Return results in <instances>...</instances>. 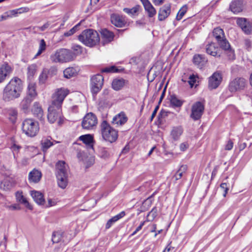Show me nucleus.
<instances>
[{
	"label": "nucleus",
	"instance_id": "22",
	"mask_svg": "<svg viewBox=\"0 0 252 252\" xmlns=\"http://www.w3.org/2000/svg\"><path fill=\"white\" fill-rule=\"evenodd\" d=\"M229 8L234 14L241 12L243 10V0H234L230 3Z\"/></svg>",
	"mask_w": 252,
	"mask_h": 252
},
{
	"label": "nucleus",
	"instance_id": "27",
	"mask_svg": "<svg viewBox=\"0 0 252 252\" xmlns=\"http://www.w3.org/2000/svg\"><path fill=\"white\" fill-rule=\"evenodd\" d=\"M32 112L34 116L36 117L40 120H42V117L43 115V111L39 104L38 102H34L32 109Z\"/></svg>",
	"mask_w": 252,
	"mask_h": 252
},
{
	"label": "nucleus",
	"instance_id": "2",
	"mask_svg": "<svg viewBox=\"0 0 252 252\" xmlns=\"http://www.w3.org/2000/svg\"><path fill=\"white\" fill-rule=\"evenodd\" d=\"M23 89V81L18 77H14L3 90V100L9 102L19 98Z\"/></svg>",
	"mask_w": 252,
	"mask_h": 252
},
{
	"label": "nucleus",
	"instance_id": "15",
	"mask_svg": "<svg viewBox=\"0 0 252 252\" xmlns=\"http://www.w3.org/2000/svg\"><path fill=\"white\" fill-rule=\"evenodd\" d=\"M111 23L117 27H123L126 24L125 16L117 14H112L111 15Z\"/></svg>",
	"mask_w": 252,
	"mask_h": 252
},
{
	"label": "nucleus",
	"instance_id": "52",
	"mask_svg": "<svg viewBox=\"0 0 252 252\" xmlns=\"http://www.w3.org/2000/svg\"><path fill=\"white\" fill-rule=\"evenodd\" d=\"M77 157L79 160L85 161L87 157V154L83 151H78L77 152Z\"/></svg>",
	"mask_w": 252,
	"mask_h": 252
},
{
	"label": "nucleus",
	"instance_id": "31",
	"mask_svg": "<svg viewBox=\"0 0 252 252\" xmlns=\"http://www.w3.org/2000/svg\"><path fill=\"white\" fill-rule=\"evenodd\" d=\"M183 133V129L180 126L174 127L171 131L170 135L174 141L178 140Z\"/></svg>",
	"mask_w": 252,
	"mask_h": 252
},
{
	"label": "nucleus",
	"instance_id": "30",
	"mask_svg": "<svg viewBox=\"0 0 252 252\" xmlns=\"http://www.w3.org/2000/svg\"><path fill=\"white\" fill-rule=\"evenodd\" d=\"M58 184L62 189H65L67 185L68 175H56Z\"/></svg>",
	"mask_w": 252,
	"mask_h": 252
},
{
	"label": "nucleus",
	"instance_id": "57",
	"mask_svg": "<svg viewBox=\"0 0 252 252\" xmlns=\"http://www.w3.org/2000/svg\"><path fill=\"white\" fill-rule=\"evenodd\" d=\"M167 116L166 112H165L163 110H161L160 111V112L158 114V121H159V122L161 123L162 121V118H163V117H164L165 116Z\"/></svg>",
	"mask_w": 252,
	"mask_h": 252
},
{
	"label": "nucleus",
	"instance_id": "13",
	"mask_svg": "<svg viewBox=\"0 0 252 252\" xmlns=\"http://www.w3.org/2000/svg\"><path fill=\"white\" fill-rule=\"evenodd\" d=\"M12 71V68L7 62L0 65V83H2Z\"/></svg>",
	"mask_w": 252,
	"mask_h": 252
},
{
	"label": "nucleus",
	"instance_id": "3",
	"mask_svg": "<svg viewBox=\"0 0 252 252\" xmlns=\"http://www.w3.org/2000/svg\"><path fill=\"white\" fill-rule=\"evenodd\" d=\"M79 40L87 46L92 47L100 41L98 32L93 29L83 31L78 36Z\"/></svg>",
	"mask_w": 252,
	"mask_h": 252
},
{
	"label": "nucleus",
	"instance_id": "28",
	"mask_svg": "<svg viewBox=\"0 0 252 252\" xmlns=\"http://www.w3.org/2000/svg\"><path fill=\"white\" fill-rule=\"evenodd\" d=\"M126 80L123 78L114 79L112 83V87L115 91L122 89L124 86Z\"/></svg>",
	"mask_w": 252,
	"mask_h": 252
},
{
	"label": "nucleus",
	"instance_id": "20",
	"mask_svg": "<svg viewBox=\"0 0 252 252\" xmlns=\"http://www.w3.org/2000/svg\"><path fill=\"white\" fill-rule=\"evenodd\" d=\"M145 11L148 13L149 17H153L157 13L156 9L149 0H140Z\"/></svg>",
	"mask_w": 252,
	"mask_h": 252
},
{
	"label": "nucleus",
	"instance_id": "42",
	"mask_svg": "<svg viewBox=\"0 0 252 252\" xmlns=\"http://www.w3.org/2000/svg\"><path fill=\"white\" fill-rule=\"evenodd\" d=\"M158 215V210L156 207H154L148 213L147 215V220H153Z\"/></svg>",
	"mask_w": 252,
	"mask_h": 252
},
{
	"label": "nucleus",
	"instance_id": "7",
	"mask_svg": "<svg viewBox=\"0 0 252 252\" xmlns=\"http://www.w3.org/2000/svg\"><path fill=\"white\" fill-rule=\"evenodd\" d=\"M247 85V80L243 77H236L230 80L228 86L231 93H235L243 90Z\"/></svg>",
	"mask_w": 252,
	"mask_h": 252
},
{
	"label": "nucleus",
	"instance_id": "51",
	"mask_svg": "<svg viewBox=\"0 0 252 252\" xmlns=\"http://www.w3.org/2000/svg\"><path fill=\"white\" fill-rule=\"evenodd\" d=\"M126 215L125 211H122L117 215L110 219L108 220H118L124 217Z\"/></svg>",
	"mask_w": 252,
	"mask_h": 252
},
{
	"label": "nucleus",
	"instance_id": "24",
	"mask_svg": "<svg viewBox=\"0 0 252 252\" xmlns=\"http://www.w3.org/2000/svg\"><path fill=\"white\" fill-rule=\"evenodd\" d=\"M68 165L63 161H59L56 164V175H68Z\"/></svg>",
	"mask_w": 252,
	"mask_h": 252
},
{
	"label": "nucleus",
	"instance_id": "59",
	"mask_svg": "<svg viewBox=\"0 0 252 252\" xmlns=\"http://www.w3.org/2000/svg\"><path fill=\"white\" fill-rule=\"evenodd\" d=\"M158 109H159L158 105L156 106V107L155 108V109H154V111L153 112L152 114L151 117V121L153 120V119L156 115L157 111H158Z\"/></svg>",
	"mask_w": 252,
	"mask_h": 252
},
{
	"label": "nucleus",
	"instance_id": "39",
	"mask_svg": "<svg viewBox=\"0 0 252 252\" xmlns=\"http://www.w3.org/2000/svg\"><path fill=\"white\" fill-rule=\"evenodd\" d=\"M29 11V8L27 7H21V8H20L19 9H14V10H10L9 11V12L10 13L11 15V17H12V16H15L16 15H17L18 13H24V12H28Z\"/></svg>",
	"mask_w": 252,
	"mask_h": 252
},
{
	"label": "nucleus",
	"instance_id": "32",
	"mask_svg": "<svg viewBox=\"0 0 252 252\" xmlns=\"http://www.w3.org/2000/svg\"><path fill=\"white\" fill-rule=\"evenodd\" d=\"M33 98H31L30 96H26L21 102V108L25 112H27L31 105V102L32 101Z\"/></svg>",
	"mask_w": 252,
	"mask_h": 252
},
{
	"label": "nucleus",
	"instance_id": "29",
	"mask_svg": "<svg viewBox=\"0 0 252 252\" xmlns=\"http://www.w3.org/2000/svg\"><path fill=\"white\" fill-rule=\"evenodd\" d=\"M65 233L62 231H57L54 232L52 234V241L53 243H58L61 241L65 242L63 239V236Z\"/></svg>",
	"mask_w": 252,
	"mask_h": 252
},
{
	"label": "nucleus",
	"instance_id": "9",
	"mask_svg": "<svg viewBox=\"0 0 252 252\" xmlns=\"http://www.w3.org/2000/svg\"><path fill=\"white\" fill-rule=\"evenodd\" d=\"M204 111V105L200 101H197L193 103L191 106L190 117L194 121L199 120Z\"/></svg>",
	"mask_w": 252,
	"mask_h": 252
},
{
	"label": "nucleus",
	"instance_id": "62",
	"mask_svg": "<svg viewBox=\"0 0 252 252\" xmlns=\"http://www.w3.org/2000/svg\"><path fill=\"white\" fill-rule=\"evenodd\" d=\"M174 249V248L171 246V243L169 244L166 248L164 249L163 252H169L170 251H173Z\"/></svg>",
	"mask_w": 252,
	"mask_h": 252
},
{
	"label": "nucleus",
	"instance_id": "46",
	"mask_svg": "<svg viewBox=\"0 0 252 252\" xmlns=\"http://www.w3.org/2000/svg\"><path fill=\"white\" fill-rule=\"evenodd\" d=\"M46 43L44 39H41L40 41L39 47L38 51L35 56L40 55L46 49Z\"/></svg>",
	"mask_w": 252,
	"mask_h": 252
},
{
	"label": "nucleus",
	"instance_id": "18",
	"mask_svg": "<svg viewBox=\"0 0 252 252\" xmlns=\"http://www.w3.org/2000/svg\"><path fill=\"white\" fill-rule=\"evenodd\" d=\"M102 37L101 42L103 45H105L110 42L113 40L114 33L106 29H102L101 31Z\"/></svg>",
	"mask_w": 252,
	"mask_h": 252
},
{
	"label": "nucleus",
	"instance_id": "47",
	"mask_svg": "<svg viewBox=\"0 0 252 252\" xmlns=\"http://www.w3.org/2000/svg\"><path fill=\"white\" fill-rule=\"evenodd\" d=\"M98 152L100 155V156L103 158H106L108 157L109 154L106 149L104 147H99L98 148Z\"/></svg>",
	"mask_w": 252,
	"mask_h": 252
},
{
	"label": "nucleus",
	"instance_id": "45",
	"mask_svg": "<svg viewBox=\"0 0 252 252\" xmlns=\"http://www.w3.org/2000/svg\"><path fill=\"white\" fill-rule=\"evenodd\" d=\"M187 10V7L186 6H183L179 11L177 16L176 20L178 21L180 20L185 14L186 13Z\"/></svg>",
	"mask_w": 252,
	"mask_h": 252
},
{
	"label": "nucleus",
	"instance_id": "14",
	"mask_svg": "<svg viewBox=\"0 0 252 252\" xmlns=\"http://www.w3.org/2000/svg\"><path fill=\"white\" fill-rule=\"evenodd\" d=\"M15 182L14 179L11 177L7 176L4 178L0 182V188L4 191L10 190L14 187Z\"/></svg>",
	"mask_w": 252,
	"mask_h": 252
},
{
	"label": "nucleus",
	"instance_id": "40",
	"mask_svg": "<svg viewBox=\"0 0 252 252\" xmlns=\"http://www.w3.org/2000/svg\"><path fill=\"white\" fill-rule=\"evenodd\" d=\"M48 71L46 69L43 70L39 77V82L40 84H43L45 83L48 77Z\"/></svg>",
	"mask_w": 252,
	"mask_h": 252
},
{
	"label": "nucleus",
	"instance_id": "5",
	"mask_svg": "<svg viewBox=\"0 0 252 252\" xmlns=\"http://www.w3.org/2000/svg\"><path fill=\"white\" fill-rule=\"evenodd\" d=\"M74 59L75 55L71 51L63 48L57 50L51 56V59L54 63H66L73 61Z\"/></svg>",
	"mask_w": 252,
	"mask_h": 252
},
{
	"label": "nucleus",
	"instance_id": "4",
	"mask_svg": "<svg viewBox=\"0 0 252 252\" xmlns=\"http://www.w3.org/2000/svg\"><path fill=\"white\" fill-rule=\"evenodd\" d=\"M101 133L103 139L111 143L118 139V132L111 127L106 121H103L100 125Z\"/></svg>",
	"mask_w": 252,
	"mask_h": 252
},
{
	"label": "nucleus",
	"instance_id": "53",
	"mask_svg": "<svg viewBox=\"0 0 252 252\" xmlns=\"http://www.w3.org/2000/svg\"><path fill=\"white\" fill-rule=\"evenodd\" d=\"M157 193V191H155L151 196L148 197L144 201L145 204H147L148 205H151L153 201V198Z\"/></svg>",
	"mask_w": 252,
	"mask_h": 252
},
{
	"label": "nucleus",
	"instance_id": "36",
	"mask_svg": "<svg viewBox=\"0 0 252 252\" xmlns=\"http://www.w3.org/2000/svg\"><path fill=\"white\" fill-rule=\"evenodd\" d=\"M42 149L43 152H45L48 148L53 145L52 142L49 138H43L41 141Z\"/></svg>",
	"mask_w": 252,
	"mask_h": 252
},
{
	"label": "nucleus",
	"instance_id": "33",
	"mask_svg": "<svg viewBox=\"0 0 252 252\" xmlns=\"http://www.w3.org/2000/svg\"><path fill=\"white\" fill-rule=\"evenodd\" d=\"M169 100L171 105L173 107H180L183 103V101L179 99L175 94L171 95Z\"/></svg>",
	"mask_w": 252,
	"mask_h": 252
},
{
	"label": "nucleus",
	"instance_id": "26",
	"mask_svg": "<svg viewBox=\"0 0 252 252\" xmlns=\"http://www.w3.org/2000/svg\"><path fill=\"white\" fill-rule=\"evenodd\" d=\"M31 194L34 201L37 204L40 205H44L45 201L42 193L38 191L33 190L31 191Z\"/></svg>",
	"mask_w": 252,
	"mask_h": 252
},
{
	"label": "nucleus",
	"instance_id": "25",
	"mask_svg": "<svg viewBox=\"0 0 252 252\" xmlns=\"http://www.w3.org/2000/svg\"><path fill=\"white\" fill-rule=\"evenodd\" d=\"M193 63L199 68H202L207 62V60L204 55L197 54L193 56Z\"/></svg>",
	"mask_w": 252,
	"mask_h": 252
},
{
	"label": "nucleus",
	"instance_id": "21",
	"mask_svg": "<svg viewBox=\"0 0 252 252\" xmlns=\"http://www.w3.org/2000/svg\"><path fill=\"white\" fill-rule=\"evenodd\" d=\"M220 48L214 43H211L206 45V53L213 57H220Z\"/></svg>",
	"mask_w": 252,
	"mask_h": 252
},
{
	"label": "nucleus",
	"instance_id": "64",
	"mask_svg": "<svg viewBox=\"0 0 252 252\" xmlns=\"http://www.w3.org/2000/svg\"><path fill=\"white\" fill-rule=\"evenodd\" d=\"M244 44L245 47L248 49L251 46V41L248 39H246L244 40Z\"/></svg>",
	"mask_w": 252,
	"mask_h": 252
},
{
	"label": "nucleus",
	"instance_id": "12",
	"mask_svg": "<svg viewBox=\"0 0 252 252\" xmlns=\"http://www.w3.org/2000/svg\"><path fill=\"white\" fill-rule=\"evenodd\" d=\"M222 76L220 73L216 72L209 78L208 88L213 90L217 88L222 81Z\"/></svg>",
	"mask_w": 252,
	"mask_h": 252
},
{
	"label": "nucleus",
	"instance_id": "1",
	"mask_svg": "<svg viewBox=\"0 0 252 252\" xmlns=\"http://www.w3.org/2000/svg\"><path fill=\"white\" fill-rule=\"evenodd\" d=\"M68 91L65 89H59L53 95L51 105L48 108L47 118L51 123L57 122L61 125L63 122V118L62 112V105L65 97L68 94Z\"/></svg>",
	"mask_w": 252,
	"mask_h": 252
},
{
	"label": "nucleus",
	"instance_id": "6",
	"mask_svg": "<svg viewBox=\"0 0 252 252\" xmlns=\"http://www.w3.org/2000/svg\"><path fill=\"white\" fill-rule=\"evenodd\" d=\"M39 129L38 122L32 119H26L23 122L22 130L28 136H35L38 132Z\"/></svg>",
	"mask_w": 252,
	"mask_h": 252
},
{
	"label": "nucleus",
	"instance_id": "44",
	"mask_svg": "<svg viewBox=\"0 0 252 252\" xmlns=\"http://www.w3.org/2000/svg\"><path fill=\"white\" fill-rule=\"evenodd\" d=\"M36 95L35 88L33 85H30L28 87V93L27 96H30L31 98H33Z\"/></svg>",
	"mask_w": 252,
	"mask_h": 252
},
{
	"label": "nucleus",
	"instance_id": "11",
	"mask_svg": "<svg viewBox=\"0 0 252 252\" xmlns=\"http://www.w3.org/2000/svg\"><path fill=\"white\" fill-rule=\"evenodd\" d=\"M236 23L246 34L252 33V23L245 18H237Z\"/></svg>",
	"mask_w": 252,
	"mask_h": 252
},
{
	"label": "nucleus",
	"instance_id": "10",
	"mask_svg": "<svg viewBox=\"0 0 252 252\" xmlns=\"http://www.w3.org/2000/svg\"><path fill=\"white\" fill-rule=\"evenodd\" d=\"M97 123L96 116L93 113H89L84 117L82 122V126L83 128L90 129L95 126Z\"/></svg>",
	"mask_w": 252,
	"mask_h": 252
},
{
	"label": "nucleus",
	"instance_id": "8",
	"mask_svg": "<svg viewBox=\"0 0 252 252\" xmlns=\"http://www.w3.org/2000/svg\"><path fill=\"white\" fill-rule=\"evenodd\" d=\"M104 78L102 75L97 74L93 75L91 78L90 87L93 95H95L102 89Z\"/></svg>",
	"mask_w": 252,
	"mask_h": 252
},
{
	"label": "nucleus",
	"instance_id": "58",
	"mask_svg": "<svg viewBox=\"0 0 252 252\" xmlns=\"http://www.w3.org/2000/svg\"><path fill=\"white\" fill-rule=\"evenodd\" d=\"M233 146V142L231 140H229V141H228L227 143L225 146V149L226 150H231L232 149Z\"/></svg>",
	"mask_w": 252,
	"mask_h": 252
},
{
	"label": "nucleus",
	"instance_id": "16",
	"mask_svg": "<svg viewBox=\"0 0 252 252\" xmlns=\"http://www.w3.org/2000/svg\"><path fill=\"white\" fill-rule=\"evenodd\" d=\"M171 12L170 4H165L161 7L158 11V19L160 21L164 20L170 15Z\"/></svg>",
	"mask_w": 252,
	"mask_h": 252
},
{
	"label": "nucleus",
	"instance_id": "38",
	"mask_svg": "<svg viewBox=\"0 0 252 252\" xmlns=\"http://www.w3.org/2000/svg\"><path fill=\"white\" fill-rule=\"evenodd\" d=\"M218 43L220 47L223 50L226 51L228 49H230V44L225 37L221 39L220 41H218Z\"/></svg>",
	"mask_w": 252,
	"mask_h": 252
},
{
	"label": "nucleus",
	"instance_id": "55",
	"mask_svg": "<svg viewBox=\"0 0 252 252\" xmlns=\"http://www.w3.org/2000/svg\"><path fill=\"white\" fill-rule=\"evenodd\" d=\"M229 60H233L235 58V55L234 51L230 48V49L226 50Z\"/></svg>",
	"mask_w": 252,
	"mask_h": 252
},
{
	"label": "nucleus",
	"instance_id": "60",
	"mask_svg": "<svg viewBox=\"0 0 252 252\" xmlns=\"http://www.w3.org/2000/svg\"><path fill=\"white\" fill-rule=\"evenodd\" d=\"M188 167L186 165H182L180 166V168L178 171H179V172H182V173H184L186 172L187 170Z\"/></svg>",
	"mask_w": 252,
	"mask_h": 252
},
{
	"label": "nucleus",
	"instance_id": "56",
	"mask_svg": "<svg viewBox=\"0 0 252 252\" xmlns=\"http://www.w3.org/2000/svg\"><path fill=\"white\" fill-rule=\"evenodd\" d=\"M220 187L221 189L224 190V193L223 196L225 197L227 193V191L229 189L227 184L225 183H221L220 185Z\"/></svg>",
	"mask_w": 252,
	"mask_h": 252
},
{
	"label": "nucleus",
	"instance_id": "37",
	"mask_svg": "<svg viewBox=\"0 0 252 252\" xmlns=\"http://www.w3.org/2000/svg\"><path fill=\"white\" fill-rule=\"evenodd\" d=\"M141 6L139 5H136L131 8H124L123 11L129 15H134L138 12Z\"/></svg>",
	"mask_w": 252,
	"mask_h": 252
},
{
	"label": "nucleus",
	"instance_id": "48",
	"mask_svg": "<svg viewBox=\"0 0 252 252\" xmlns=\"http://www.w3.org/2000/svg\"><path fill=\"white\" fill-rule=\"evenodd\" d=\"M102 72H119V70L115 66L105 67L101 70Z\"/></svg>",
	"mask_w": 252,
	"mask_h": 252
},
{
	"label": "nucleus",
	"instance_id": "19",
	"mask_svg": "<svg viewBox=\"0 0 252 252\" xmlns=\"http://www.w3.org/2000/svg\"><path fill=\"white\" fill-rule=\"evenodd\" d=\"M127 121V117L124 112H121L113 118L112 123L117 126H122Z\"/></svg>",
	"mask_w": 252,
	"mask_h": 252
},
{
	"label": "nucleus",
	"instance_id": "41",
	"mask_svg": "<svg viewBox=\"0 0 252 252\" xmlns=\"http://www.w3.org/2000/svg\"><path fill=\"white\" fill-rule=\"evenodd\" d=\"M71 48L74 51L73 53L75 55V58L77 56L81 54L83 52V47L79 45L74 44Z\"/></svg>",
	"mask_w": 252,
	"mask_h": 252
},
{
	"label": "nucleus",
	"instance_id": "34",
	"mask_svg": "<svg viewBox=\"0 0 252 252\" xmlns=\"http://www.w3.org/2000/svg\"><path fill=\"white\" fill-rule=\"evenodd\" d=\"M213 34L217 42L220 41L221 39L225 37L223 30L220 28H216L214 29L213 32Z\"/></svg>",
	"mask_w": 252,
	"mask_h": 252
},
{
	"label": "nucleus",
	"instance_id": "23",
	"mask_svg": "<svg viewBox=\"0 0 252 252\" xmlns=\"http://www.w3.org/2000/svg\"><path fill=\"white\" fill-rule=\"evenodd\" d=\"M79 139L82 141L86 145L88 149H93L94 148V137L91 134H85L79 137Z\"/></svg>",
	"mask_w": 252,
	"mask_h": 252
},
{
	"label": "nucleus",
	"instance_id": "50",
	"mask_svg": "<svg viewBox=\"0 0 252 252\" xmlns=\"http://www.w3.org/2000/svg\"><path fill=\"white\" fill-rule=\"evenodd\" d=\"M189 80L188 81V82L189 85L190 87L192 88L196 82V77L194 74H192L189 76Z\"/></svg>",
	"mask_w": 252,
	"mask_h": 252
},
{
	"label": "nucleus",
	"instance_id": "49",
	"mask_svg": "<svg viewBox=\"0 0 252 252\" xmlns=\"http://www.w3.org/2000/svg\"><path fill=\"white\" fill-rule=\"evenodd\" d=\"M36 72V66L34 64L30 65L28 68V75L29 77H32Z\"/></svg>",
	"mask_w": 252,
	"mask_h": 252
},
{
	"label": "nucleus",
	"instance_id": "35",
	"mask_svg": "<svg viewBox=\"0 0 252 252\" xmlns=\"http://www.w3.org/2000/svg\"><path fill=\"white\" fill-rule=\"evenodd\" d=\"M77 74V71L75 68L72 67H68L63 71L64 77L69 79Z\"/></svg>",
	"mask_w": 252,
	"mask_h": 252
},
{
	"label": "nucleus",
	"instance_id": "61",
	"mask_svg": "<svg viewBox=\"0 0 252 252\" xmlns=\"http://www.w3.org/2000/svg\"><path fill=\"white\" fill-rule=\"evenodd\" d=\"M183 173H182V172H179V171H177L174 175V178H175V180H178L180 179H181L183 176Z\"/></svg>",
	"mask_w": 252,
	"mask_h": 252
},
{
	"label": "nucleus",
	"instance_id": "43",
	"mask_svg": "<svg viewBox=\"0 0 252 252\" xmlns=\"http://www.w3.org/2000/svg\"><path fill=\"white\" fill-rule=\"evenodd\" d=\"M80 26V23L76 25L71 29H70L68 32H64V35L65 36H69L72 35L74 33H75L77 31L79 30Z\"/></svg>",
	"mask_w": 252,
	"mask_h": 252
},
{
	"label": "nucleus",
	"instance_id": "63",
	"mask_svg": "<svg viewBox=\"0 0 252 252\" xmlns=\"http://www.w3.org/2000/svg\"><path fill=\"white\" fill-rule=\"evenodd\" d=\"M54 202H53L51 199H49L48 200V203L46 204V203L43 205L45 207H49L52 206H53L54 205Z\"/></svg>",
	"mask_w": 252,
	"mask_h": 252
},
{
	"label": "nucleus",
	"instance_id": "54",
	"mask_svg": "<svg viewBox=\"0 0 252 252\" xmlns=\"http://www.w3.org/2000/svg\"><path fill=\"white\" fill-rule=\"evenodd\" d=\"M17 197L19 198V201L23 203L24 205H26L27 203H28V201L27 200V199L21 193H19L18 192L17 193Z\"/></svg>",
	"mask_w": 252,
	"mask_h": 252
},
{
	"label": "nucleus",
	"instance_id": "17",
	"mask_svg": "<svg viewBox=\"0 0 252 252\" xmlns=\"http://www.w3.org/2000/svg\"><path fill=\"white\" fill-rule=\"evenodd\" d=\"M42 175L41 171L34 168L29 174V181L31 183H38L40 181Z\"/></svg>",
	"mask_w": 252,
	"mask_h": 252
}]
</instances>
